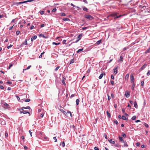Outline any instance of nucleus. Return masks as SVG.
Segmentation results:
<instances>
[{
    "instance_id": "nucleus-25",
    "label": "nucleus",
    "mask_w": 150,
    "mask_h": 150,
    "mask_svg": "<svg viewBox=\"0 0 150 150\" xmlns=\"http://www.w3.org/2000/svg\"><path fill=\"white\" fill-rule=\"evenodd\" d=\"M109 142L113 144H114L115 143V142L114 141H113L112 140V139H111L110 140H108Z\"/></svg>"
},
{
    "instance_id": "nucleus-52",
    "label": "nucleus",
    "mask_w": 150,
    "mask_h": 150,
    "mask_svg": "<svg viewBox=\"0 0 150 150\" xmlns=\"http://www.w3.org/2000/svg\"><path fill=\"white\" fill-rule=\"evenodd\" d=\"M5 137H7L8 136V134L7 132H6L5 133Z\"/></svg>"
},
{
    "instance_id": "nucleus-10",
    "label": "nucleus",
    "mask_w": 150,
    "mask_h": 150,
    "mask_svg": "<svg viewBox=\"0 0 150 150\" xmlns=\"http://www.w3.org/2000/svg\"><path fill=\"white\" fill-rule=\"evenodd\" d=\"M4 107L5 109L8 108H10L9 105L6 103L4 104Z\"/></svg>"
},
{
    "instance_id": "nucleus-3",
    "label": "nucleus",
    "mask_w": 150,
    "mask_h": 150,
    "mask_svg": "<svg viewBox=\"0 0 150 150\" xmlns=\"http://www.w3.org/2000/svg\"><path fill=\"white\" fill-rule=\"evenodd\" d=\"M39 36L40 37H42L43 38H48L49 36L47 34L45 33H44L43 34H40L39 35Z\"/></svg>"
},
{
    "instance_id": "nucleus-7",
    "label": "nucleus",
    "mask_w": 150,
    "mask_h": 150,
    "mask_svg": "<svg viewBox=\"0 0 150 150\" xmlns=\"http://www.w3.org/2000/svg\"><path fill=\"white\" fill-rule=\"evenodd\" d=\"M85 17L86 18L89 20H92L93 18V17L90 15H86Z\"/></svg>"
},
{
    "instance_id": "nucleus-11",
    "label": "nucleus",
    "mask_w": 150,
    "mask_h": 150,
    "mask_svg": "<svg viewBox=\"0 0 150 150\" xmlns=\"http://www.w3.org/2000/svg\"><path fill=\"white\" fill-rule=\"evenodd\" d=\"M125 96L127 98H129L130 96L129 92L126 91L125 92Z\"/></svg>"
},
{
    "instance_id": "nucleus-35",
    "label": "nucleus",
    "mask_w": 150,
    "mask_h": 150,
    "mask_svg": "<svg viewBox=\"0 0 150 150\" xmlns=\"http://www.w3.org/2000/svg\"><path fill=\"white\" fill-rule=\"evenodd\" d=\"M136 116L135 115L133 116L132 117L131 119L133 120H135L136 119Z\"/></svg>"
},
{
    "instance_id": "nucleus-9",
    "label": "nucleus",
    "mask_w": 150,
    "mask_h": 150,
    "mask_svg": "<svg viewBox=\"0 0 150 150\" xmlns=\"http://www.w3.org/2000/svg\"><path fill=\"white\" fill-rule=\"evenodd\" d=\"M103 42V41H102V39H100L98 41H97L96 43L95 44L97 45H98L99 44H100L101 43Z\"/></svg>"
},
{
    "instance_id": "nucleus-36",
    "label": "nucleus",
    "mask_w": 150,
    "mask_h": 150,
    "mask_svg": "<svg viewBox=\"0 0 150 150\" xmlns=\"http://www.w3.org/2000/svg\"><path fill=\"white\" fill-rule=\"evenodd\" d=\"M79 102V99H77L76 100V105H78Z\"/></svg>"
},
{
    "instance_id": "nucleus-12",
    "label": "nucleus",
    "mask_w": 150,
    "mask_h": 150,
    "mask_svg": "<svg viewBox=\"0 0 150 150\" xmlns=\"http://www.w3.org/2000/svg\"><path fill=\"white\" fill-rule=\"evenodd\" d=\"M79 39H77V40H76V41H74L73 42H72L70 44H69V46H70L71 44H72L73 43H77V42H79V41L81 39V38H78Z\"/></svg>"
},
{
    "instance_id": "nucleus-33",
    "label": "nucleus",
    "mask_w": 150,
    "mask_h": 150,
    "mask_svg": "<svg viewBox=\"0 0 150 150\" xmlns=\"http://www.w3.org/2000/svg\"><path fill=\"white\" fill-rule=\"evenodd\" d=\"M149 52H150V47L145 52L146 53H148Z\"/></svg>"
},
{
    "instance_id": "nucleus-51",
    "label": "nucleus",
    "mask_w": 150,
    "mask_h": 150,
    "mask_svg": "<svg viewBox=\"0 0 150 150\" xmlns=\"http://www.w3.org/2000/svg\"><path fill=\"white\" fill-rule=\"evenodd\" d=\"M107 96H108V100H110L111 99L110 97V96L108 94H107Z\"/></svg>"
},
{
    "instance_id": "nucleus-14",
    "label": "nucleus",
    "mask_w": 150,
    "mask_h": 150,
    "mask_svg": "<svg viewBox=\"0 0 150 150\" xmlns=\"http://www.w3.org/2000/svg\"><path fill=\"white\" fill-rule=\"evenodd\" d=\"M146 66H147V64H144V65L141 67V68L140 69V70H143L145 68V67H146Z\"/></svg>"
},
{
    "instance_id": "nucleus-55",
    "label": "nucleus",
    "mask_w": 150,
    "mask_h": 150,
    "mask_svg": "<svg viewBox=\"0 0 150 150\" xmlns=\"http://www.w3.org/2000/svg\"><path fill=\"white\" fill-rule=\"evenodd\" d=\"M13 45H10L9 46H8L7 47V48L8 49H9L10 48H11L12 46Z\"/></svg>"
},
{
    "instance_id": "nucleus-13",
    "label": "nucleus",
    "mask_w": 150,
    "mask_h": 150,
    "mask_svg": "<svg viewBox=\"0 0 150 150\" xmlns=\"http://www.w3.org/2000/svg\"><path fill=\"white\" fill-rule=\"evenodd\" d=\"M1 124L2 125H5L6 124L5 121L3 119L1 120Z\"/></svg>"
},
{
    "instance_id": "nucleus-61",
    "label": "nucleus",
    "mask_w": 150,
    "mask_h": 150,
    "mask_svg": "<svg viewBox=\"0 0 150 150\" xmlns=\"http://www.w3.org/2000/svg\"><path fill=\"white\" fill-rule=\"evenodd\" d=\"M94 149L95 150H99V149L98 147L96 146L94 147Z\"/></svg>"
},
{
    "instance_id": "nucleus-26",
    "label": "nucleus",
    "mask_w": 150,
    "mask_h": 150,
    "mask_svg": "<svg viewBox=\"0 0 150 150\" xmlns=\"http://www.w3.org/2000/svg\"><path fill=\"white\" fill-rule=\"evenodd\" d=\"M115 147H118V148H120L121 146V145H120L119 144L117 143V144H116L115 145Z\"/></svg>"
},
{
    "instance_id": "nucleus-57",
    "label": "nucleus",
    "mask_w": 150,
    "mask_h": 150,
    "mask_svg": "<svg viewBox=\"0 0 150 150\" xmlns=\"http://www.w3.org/2000/svg\"><path fill=\"white\" fill-rule=\"evenodd\" d=\"M53 139L54 140L55 142H57V139L56 137H54Z\"/></svg>"
},
{
    "instance_id": "nucleus-1",
    "label": "nucleus",
    "mask_w": 150,
    "mask_h": 150,
    "mask_svg": "<svg viewBox=\"0 0 150 150\" xmlns=\"http://www.w3.org/2000/svg\"><path fill=\"white\" fill-rule=\"evenodd\" d=\"M118 14L119 13H112L110 14V15L108 16L107 17L108 18H109L110 16L115 17L114 19H115L116 18L120 17L121 16H123L122 15H120L119 16H117V15H118Z\"/></svg>"
},
{
    "instance_id": "nucleus-19",
    "label": "nucleus",
    "mask_w": 150,
    "mask_h": 150,
    "mask_svg": "<svg viewBox=\"0 0 150 150\" xmlns=\"http://www.w3.org/2000/svg\"><path fill=\"white\" fill-rule=\"evenodd\" d=\"M134 106L136 108H137L138 107V105H137L136 101H135L134 102Z\"/></svg>"
},
{
    "instance_id": "nucleus-31",
    "label": "nucleus",
    "mask_w": 150,
    "mask_h": 150,
    "mask_svg": "<svg viewBox=\"0 0 150 150\" xmlns=\"http://www.w3.org/2000/svg\"><path fill=\"white\" fill-rule=\"evenodd\" d=\"M122 119L124 120H126L128 119V118H127L125 116L122 115Z\"/></svg>"
},
{
    "instance_id": "nucleus-29",
    "label": "nucleus",
    "mask_w": 150,
    "mask_h": 150,
    "mask_svg": "<svg viewBox=\"0 0 150 150\" xmlns=\"http://www.w3.org/2000/svg\"><path fill=\"white\" fill-rule=\"evenodd\" d=\"M31 67V65H30V66H28L27 68L26 69H23V72L24 71H25V70H28V69H29L30 67Z\"/></svg>"
},
{
    "instance_id": "nucleus-54",
    "label": "nucleus",
    "mask_w": 150,
    "mask_h": 150,
    "mask_svg": "<svg viewBox=\"0 0 150 150\" xmlns=\"http://www.w3.org/2000/svg\"><path fill=\"white\" fill-rule=\"evenodd\" d=\"M82 34H81L77 36V38H80L82 36Z\"/></svg>"
},
{
    "instance_id": "nucleus-50",
    "label": "nucleus",
    "mask_w": 150,
    "mask_h": 150,
    "mask_svg": "<svg viewBox=\"0 0 150 150\" xmlns=\"http://www.w3.org/2000/svg\"><path fill=\"white\" fill-rule=\"evenodd\" d=\"M72 128L73 130H75L76 129V128L74 126V125H73L72 126Z\"/></svg>"
},
{
    "instance_id": "nucleus-43",
    "label": "nucleus",
    "mask_w": 150,
    "mask_h": 150,
    "mask_svg": "<svg viewBox=\"0 0 150 150\" xmlns=\"http://www.w3.org/2000/svg\"><path fill=\"white\" fill-rule=\"evenodd\" d=\"M144 81H142L141 82V85L142 86H144Z\"/></svg>"
},
{
    "instance_id": "nucleus-38",
    "label": "nucleus",
    "mask_w": 150,
    "mask_h": 150,
    "mask_svg": "<svg viewBox=\"0 0 150 150\" xmlns=\"http://www.w3.org/2000/svg\"><path fill=\"white\" fill-rule=\"evenodd\" d=\"M113 122H114V123L115 124L117 125L118 124V122L115 119L114 120Z\"/></svg>"
},
{
    "instance_id": "nucleus-16",
    "label": "nucleus",
    "mask_w": 150,
    "mask_h": 150,
    "mask_svg": "<svg viewBox=\"0 0 150 150\" xmlns=\"http://www.w3.org/2000/svg\"><path fill=\"white\" fill-rule=\"evenodd\" d=\"M129 74H127L126 75L125 77V81H127H127L128 80L129 78Z\"/></svg>"
},
{
    "instance_id": "nucleus-59",
    "label": "nucleus",
    "mask_w": 150,
    "mask_h": 150,
    "mask_svg": "<svg viewBox=\"0 0 150 150\" xmlns=\"http://www.w3.org/2000/svg\"><path fill=\"white\" fill-rule=\"evenodd\" d=\"M20 33V32L18 30L16 32V34L17 35H18Z\"/></svg>"
},
{
    "instance_id": "nucleus-6",
    "label": "nucleus",
    "mask_w": 150,
    "mask_h": 150,
    "mask_svg": "<svg viewBox=\"0 0 150 150\" xmlns=\"http://www.w3.org/2000/svg\"><path fill=\"white\" fill-rule=\"evenodd\" d=\"M130 81L131 83H134V78L132 74H131L130 76Z\"/></svg>"
},
{
    "instance_id": "nucleus-5",
    "label": "nucleus",
    "mask_w": 150,
    "mask_h": 150,
    "mask_svg": "<svg viewBox=\"0 0 150 150\" xmlns=\"http://www.w3.org/2000/svg\"><path fill=\"white\" fill-rule=\"evenodd\" d=\"M33 1H34L33 0H29L26 1H24L20 2H19L16 3H15L16 4H20L25 3H26L27 2H30Z\"/></svg>"
},
{
    "instance_id": "nucleus-46",
    "label": "nucleus",
    "mask_w": 150,
    "mask_h": 150,
    "mask_svg": "<svg viewBox=\"0 0 150 150\" xmlns=\"http://www.w3.org/2000/svg\"><path fill=\"white\" fill-rule=\"evenodd\" d=\"M45 53V52H43L39 56V58H41L42 57V54H44Z\"/></svg>"
},
{
    "instance_id": "nucleus-64",
    "label": "nucleus",
    "mask_w": 150,
    "mask_h": 150,
    "mask_svg": "<svg viewBox=\"0 0 150 150\" xmlns=\"http://www.w3.org/2000/svg\"><path fill=\"white\" fill-rule=\"evenodd\" d=\"M44 11H41L40 12V13L41 15H43L44 14Z\"/></svg>"
},
{
    "instance_id": "nucleus-4",
    "label": "nucleus",
    "mask_w": 150,
    "mask_h": 150,
    "mask_svg": "<svg viewBox=\"0 0 150 150\" xmlns=\"http://www.w3.org/2000/svg\"><path fill=\"white\" fill-rule=\"evenodd\" d=\"M27 44V40L25 39L24 42L21 45H19V48L23 46V45H26Z\"/></svg>"
},
{
    "instance_id": "nucleus-48",
    "label": "nucleus",
    "mask_w": 150,
    "mask_h": 150,
    "mask_svg": "<svg viewBox=\"0 0 150 150\" xmlns=\"http://www.w3.org/2000/svg\"><path fill=\"white\" fill-rule=\"evenodd\" d=\"M83 9L84 11H87L88 10V9L85 7H83Z\"/></svg>"
},
{
    "instance_id": "nucleus-30",
    "label": "nucleus",
    "mask_w": 150,
    "mask_h": 150,
    "mask_svg": "<svg viewBox=\"0 0 150 150\" xmlns=\"http://www.w3.org/2000/svg\"><path fill=\"white\" fill-rule=\"evenodd\" d=\"M132 83V84L131 86V89L132 90H134L135 86V85L134 83Z\"/></svg>"
},
{
    "instance_id": "nucleus-15",
    "label": "nucleus",
    "mask_w": 150,
    "mask_h": 150,
    "mask_svg": "<svg viewBox=\"0 0 150 150\" xmlns=\"http://www.w3.org/2000/svg\"><path fill=\"white\" fill-rule=\"evenodd\" d=\"M119 139L120 141L122 143L124 142V139H123V138L120 136L119 137Z\"/></svg>"
},
{
    "instance_id": "nucleus-63",
    "label": "nucleus",
    "mask_w": 150,
    "mask_h": 150,
    "mask_svg": "<svg viewBox=\"0 0 150 150\" xmlns=\"http://www.w3.org/2000/svg\"><path fill=\"white\" fill-rule=\"evenodd\" d=\"M104 136L105 137V139H108L107 136L106 135V134H104Z\"/></svg>"
},
{
    "instance_id": "nucleus-53",
    "label": "nucleus",
    "mask_w": 150,
    "mask_h": 150,
    "mask_svg": "<svg viewBox=\"0 0 150 150\" xmlns=\"http://www.w3.org/2000/svg\"><path fill=\"white\" fill-rule=\"evenodd\" d=\"M30 99H27L25 100H24V101L25 102H28L30 101Z\"/></svg>"
},
{
    "instance_id": "nucleus-41",
    "label": "nucleus",
    "mask_w": 150,
    "mask_h": 150,
    "mask_svg": "<svg viewBox=\"0 0 150 150\" xmlns=\"http://www.w3.org/2000/svg\"><path fill=\"white\" fill-rule=\"evenodd\" d=\"M57 9L56 8H54L53 9L52 11V12H55L56 11Z\"/></svg>"
},
{
    "instance_id": "nucleus-49",
    "label": "nucleus",
    "mask_w": 150,
    "mask_h": 150,
    "mask_svg": "<svg viewBox=\"0 0 150 150\" xmlns=\"http://www.w3.org/2000/svg\"><path fill=\"white\" fill-rule=\"evenodd\" d=\"M110 83L112 85H113L114 84V82L112 80L110 81Z\"/></svg>"
},
{
    "instance_id": "nucleus-24",
    "label": "nucleus",
    "mask_w": 150,
    "mask_h": 150,
    "mask_svg": "<svg viewBox=\"0 0 150 150\" xmlns=\"http://www.w3.org/2000/svg\"><path fill=\"white\" fill-rule=\"evenodd\" d=\"M104 74H105V73H103L101 74L98 77L99 79H101L103 77Z\"/></svg>"
},
{
    "instance_id": "nucleus-62",
    "label": "nucleus",
    "mask_w": 150,
    "mask_h": 150,
    "mask_svg": "<svg viewBox=\"0 0 150 150\" xmlns=\"http://www.w3.org/2000/svg\"><path fill=\"white\" fill-rule=\"evenodd\" d=\"M66 40H64L63 41H62V43L63 44H66Z\"/></svg>"
},
{
    "instance_id": "nucleus-42",
    "label": "nucleus",
    "mask_w": 150,
    "mask_h": 150,
    "mask_svg": "<svg viewBox=\"0 0 150 150\" xmlns=\"http://www.w3.org/2000/svg\"><path fill=\"white\" fill-rule=\"evenodd\" d=\"M122 136L123 137H124V138H126V134H125V133H122Z\"/></svg>"
},
{
    "instance_id": "nucleus-2",
    "label": "nucleus",
    "mask_w": 150,
    "mask_h": 150,
    "mask_svg": "<svg viewBox=\"0 0 150 150\" xmlns=\"http://www.w3.org/2000/svg\"><path fill=\"white\" fill-rule=\"evenodd\" d=\"M23 109L24 108H23L22 107V108L18 109V110L20 111L21 113H23L24 114L28 113L29 115L30 114V112H29L24 111Z\"/></svg>"
},
{
    "instance_id": "nucleus-32",
    "label": "nucleus",
    "mask_w": 150,
    "mask_h": 150,
    "mask_svg": "<svg viewBox=\"0 0 150 150\" xmlns=\"http://www.w3.org/2000/svg\"><path fill=\"white\" fill-rule=\"evenodd\" d=\"M83 50V48H81V49H79V50H78L77 51V53H79V52H81Z\"/></svg>"
},
{
    "instance_id": "nucleus-17",
    "label": "nucleus",
    "mask_w": 150,
    "mask_h": 150,
    "mask_svg": "<svg viewBox=\"0 0 150 150\" xmlns=\"http://www.w3.org/2000/svg\"><path fill=\"white\" fill-rule=\"evenodd\" d=\"M59 110L61 111L63 113L65 114L66 116H67V113L66 111H64L62 109H60Z\"/></svg>"
},
{
    "instance_id": "nucleus-8",
    "label": "nucleus",
    "mask_w": 150,
    "mask_h": 150,
    "mask_svg": "<svg viewBox=\"0 0 150 150\" xmlns=\"http://www.w3.org/2000/svg\"><path fill=\"white\" fill-rule=\"evenodd\" d=\"M117 66L115 67L113 69L114 70V73L115 74H116L117 73Z\"/></svg>"
},
{
    "instance_id": "nucleus-27",
    "label": "nucleus",
    "mask_w": 150,
    "mask_h": 150,
    "mask_svg": "<svg viewBox=\"0 0 150 150\" xmlns=\"http://www.w3.org/2000/svg\"><path fill=\"white\" fill-rule=\"evenodd\" d=\"M123 58L122 56H120V59L118 60V62H122Z\"/></svg>"
},
{
    "instance_id": "nucleus-37",
    "label": "nucleus",
    "mask_w": 150,
    "mask_h": 150,
    "mask_svg": "<svg viewBox=\"0 0 150 150\" xmlns=\"http://www.w3.org/2000/svg\"><path fill=\"white\" fill-rule=\"evenodd\" d=\"M23 108L25 109H30V107L29 106H27L26 107H23Z\"/></svg>"
},
{
    "instance_id": "nucleus-47",
    "label": "nucleus",
    "mask_w": 150,
    "mask_h": 150,
    "mask_svg": "<svg viewBox=\"0 0 150 150\" xmlns=\"http://www.w3.org/2000/svg\"><path fill=\"white\" fill-rule=\"evenodd\" d=\"M61 40V38H56V41L57 42H58L57 40L60 41Z\"/></svg>"
},
{
    "instance_id": "nucleus-23",
    "label": "nucleus",
    "mask_w": 150,
    "mask_h": 150,
    "mask_svg": "<svg viewBox=\"0 0 150 150\" xmlns=\"http://www.w3.org/2000/svg\"><path fill=\"white\" fill-rule=\"evenodd\" d=\"M63 20L64 21H70V19L67 18H63Z\"/></svg>"
},
{
    "instance_id": "nucleus-18",
    "label": "nucleus",
    "mask_w": 150,
    "mask_h": 150,
    "mask_svg": "<svg viewBox=\"0 0 150 150\" xmlns=\"http://www.w3.org/2000/svg\"><path fill=\"white\" fill-rule=\"evenodd\" d=\"M106 114L109 118H110L111 117L110 114L109 112L108 111H106Z\"/></svg>"
},
{
    "instance_id": "nucleus-56",
    "label": "nucleus",
    "mask_w": 150,
    "mask_h": 150,
    "mask_svg": "<svg viewBox=\"0 0 150 150\" xmlns=\"http://www.w3.org/2000/svg\"><path fill=\"white\" fill-rule=\"evenodd\" d=\"M147 76H149L150 74V71H148L146 74Z\"/></svg>"
},
{
    "instance_id": "nucleus-20",
    "label": "nucleus",
    "mask_w": 150,
    "mask_h": 150,
    "mask_svg": "<svg viewBox=\"0 0 150 150\" xmlns=\"http://www.w3.org/2000/svg\"><path fill=\"white\" fill-rule=\"evenodd\" d=\"M66 80V78L64 77H63L62 78V82L63 84H64L65 85H66V83L65 82V81Z\"/></svg>"
},
{
    "instance_id": "nucleus-58",
    "label": "nucleus",
    "mask_w": 150,
    "mask_h": 150,
    "mask_svg": "<svg viewBox=\"0 0 150 150\" xmlns=\"http://www.w3.org/2000/svg\"><path fill=\"white\" fill-rule=\"evenodd\" d=\"M140 145V143L139 142H137L136 144V145L137 146H139Z\"/></svg>"
},
{
    "instance_id": "nucleus-28",
    "label": "nucleus",
    "mask_w": 150,
    "mask_h": 150,
    "mask_svg": "<svg viewBox=\"0 0 150 150\" xmlns=\"http://www.w3.org/2000/svg\"><path fill=\"white\" fill-rule=\"evenodd\" d=\"M74 59H73L71 60L70 61V63L69 64H72L74 63Z\"/></svg>"
},
{
    "instance_id": "nucleus-60",
    "label": "nucleus",
    "mask_w": 150,
    "mask_h": 150,
    "mask_svg": "<svg viewBox=\"0 0 150 150\" xmlns=\"http://www.w3.org/2000/svg\"><path fill=\"white\" fill-rule=\"evenodd\" d=\"M111 79H114V76H113V75L112 74L111 76Z\"/></svg>"
},
{
    "instance_id": "nucleus-21",
    "label": "nucleus",
    "mask_w": 150,
    "mask_h": 150,
    "mask_svg": "<svg viewBox=\"0 0 150 150\" xmlns=\"http://www.w3.org/2000/svg\"><path fill=\"white\" fill-rule=\"evenodd\" d=\"M67 116H68V114H70V116L71 117H72V115L71 112L70 111H68V110H67Z\"/></svg>"
},
{
    "instance_id": "nucleus-44",
    "label": "nucleus",
    "mask_w": 150,
    "mask_h": 150,
    "mask_svg": "<svg viewBox=\"0 0 150 150\" xmlns=\"http://www.w3.org/2000/svg\"><path fill=\"white\" fill-rule=\"evenodd\" d=\"M144 125L145 127H146L147 128L148 127L149 125L147 123H144Z\"/></svg>"
},
{
    "instance_id": "nucleus-45",
    "label": "nucleus",
    "mask_w": 150,
    "mask_h": 150,
    "mask_svg": "<svg viewBox=\"0 0 150 150\" xmlns=\"http://www.w3.org/2000/svg\"><path fill=\"white\" fill-rule=\"evenodd\" d=\"M13 65V64H12L11 63L9 64V65L8 69H10L11 67H12Z\"/></svg>"
},
{
    "instance_id": "nucleus-39",
    "label": "nucleus",
    "mask_w": 150,
    "mask_h": 150,
    "mask_svg": "<svg viewBox=\"0 0 150 150\" xmlns=\"http://www.w3.org/2000/svg\"><path fill=\"white\" fill-rule=\"evenodd\" d=\"M60 15L62 16H66L65 14L64 13H60Z\"/></svg>"
},
{
    "instance_id": "nucleus-40",
    "label": "nucleus",
    "mask_w": 150,
    "mask_h": 150,
    "mask_svg": "<svg viewBox=\"0 0 150 150\" xmlns=\"http://www.w3.org/2000/svg\"><path fill=\"white\" fill-rule=\"evenodd\" d=\"M60 67V66H58V67H57L55 69V71H57L59 69V68Z\"/></svg>"
},
{
    "instance_id": "nucleus-22",
    "label": "nucleus",
    "mask_w": 150,
    "mask_h": 150,
    "mask_svg": "<svg viewBox=\"0 0 150 150\" xmlns=\"http://www.w3.org/2000/svg\"><path fill=\"white\" fill-rule=\"evenodd\" d=\"M124 143L123 146L124 147H128V146L127 144V142H126V141H125L124 142H123Z\"/></svg>"
},
{
    "instance_id": "nucleus-34",
    "label": "nucleus",
    "mask_w": 150,
    "mask_h": 150,
    "mask_svg": "<svg viewBox=\"0 0 150 150\" xmlns=\"http://www.w3.org/2000/svg\"><path fill=\"white\" fill-rule=\"evenodd\" d=\"M60 44V42L57 43L55 42H53L52 43V45H57Z\"/></svg>"
}]
</instances>
